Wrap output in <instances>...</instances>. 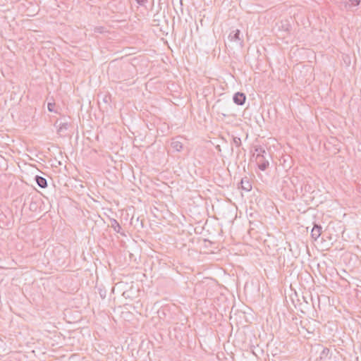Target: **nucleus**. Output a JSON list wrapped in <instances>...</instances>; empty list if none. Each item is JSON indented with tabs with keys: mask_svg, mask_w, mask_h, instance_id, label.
Segmentation results:
<instances>
[{
	"mask_svg": "<svg viewBox=\"0 0 361 361\" xmlns=\"http://www.w3.org/2000/svg\"><path fill=\"white\" fill-rule=\"evenodd\" d=\"M240 31L239 30H233L228 35V38L231 41L239 42V44L242 43V40L240 37Z\"/></svg>",
	"mask_w": 361,
	"mask_h": 361,
	"instance_id": "423d86ee",
	"label": "nucleus"
},
{
	"mask_svg": "<svg viewBox=\"0 0 361 361\" xmlns=\"http://www.w3.org/2000/svg\"><path fill=\"white\" fill-rule=\"evenodd\" d=\"M233 100L237 105H243L246 101V96L243 92H236L233 97Z\"/></svg>",
	"mask_w": 361,
	"mask_h": 361,
	"instance_id": "7ed1b4c3",
	"label": "nucleus"
},
{
	"mask_svg": "<svg viewBox=\"0 0 361 361\" xmlns=\"http://www.w3.org/2000/svg\"><path fill=\"white\" fill-rule=\"evenodd\" d=\"M96 31H98L99 32H102V30H100V28H96Z\"/></svg>",
	"mask_w": 361,
	"mask_h": 361,
	"instance_id": "f3484780",
	"label": "nucleus"
},
{
	"mask_svg": "<svg viewBox=\"0 0 361 361\" xmlns=\"http://www.w3.org/2000/svg\"><path fill=\"white\" fill-rule=\"evenodd\" d=\"M255 159L258 168L261 171H265L268 168L269 163L268 159L266 158V155L261 156L260 154H257Z\"/></svg>",
	"mask_w": 361,
	"mask_h": 361,
	"instance_id": "f03ea898",
	"label": "nucleus"
},
{
	"mask_svg": "<svg viewBox=\"0 0 361 361\" xmlns=\"http://www.w3.org/2000/svg\"><path fill=\"white\" fill-rule=\"evenodd\" d=\"M171 147L177 152H180L183 148V144L178 138H173L171 143Z\"/></svg>",
	"mask_w": 361,
	"mask_h": 361,
	"instance_id": "0eeeda50",
	"label": "nucleus"
},
{
	"mask_svg": "<svg viewBox=\"0 0 361 361\" xmlns=\"http://www.w3.org/2000/svg\"><path fill=\"white\" fill-rule=\"evenodd\" d=\"M233 142L236 147H240L241 145V140L240 137H233Z\"/></svg>",
	"mask_w": 361,
	"mask_h": 361,
	"instance_id": "ddd939ff",
	"label": "nucleus"
},
{
	"mask_svg": "<svg viewBox=\"0 0 361 361\" xmlns=\"http://www.w3.org/2000/svg\"><path fill=\"white\" fill-rule=\"evenodd\" d=\"M322 226L318 224H314L311 231L312 238L316 240L322 234Z\"/></svg>",
	"mask_w": 361,
	"mask_h": 361,
	"instance_id": "20e7f679",
	"label": "nucleus"
},
{
	"mask_svg": "<svg viewBox=\"0 0 361 361\" xmlns=\"http://www.w3.org/2000/svg\"><path fill=\"white\" fill-rule=\"evenodd\" d=\"M111 226L116 233H121V226L116 219L111 220Z\"/></svg>",
	"mask_w": 361,
	"mask_h": 361,
	"instance_id": "9b49d317",
	"label": "nucleus"
},
{
	"mask_svg": "<svg viewBox=\"0 0 361 361\" xmlns=\"http://www.w3.org/2000/svg\"><path fill=\"white\" fill-rule=\"evenodd\" d=\"M55 126H56L58 128V132L59 133H64L65 131L67 130L68 128V123H62V122H59V121H56L55 124H54Z\"/></svg>",
	"mask_w": 361,
	"mask_h": 361,
	"instance_id": "1a4fd4ad",
	"label": "nucleus"
},
{
	"mask_svg": "<svg viewBox=\"0 0 361 361\" xmlns=\"http://www.w3.org/2000/svg\"><path fill=\"white\" fill-rule=\"evenodd\" d=\"M317 352H318L319 350H321V351L319 353V356L317 358L316 361H322L331 358L330 350L328 348L324 347L319 344L317 345Z\"/></svg>",
	"mask_w": 361,
	"mask_h": 361,
	"instance_id": "f257e3e1",
	"label": "nucleus"
},
{
	"mask_svg": "<svg viewBox=\"0 0 361 361\" xmlns=\"http://www.w3.org/2000/svg\"><path fill=\"white\" fill-rule=\"evenodd\" d=\"M241 187L243 190L246 191H250L252 188V186L249 181L247 180V178H243L240 182Z\"/></svg>",
	"mask_w": 361,
	"mask_h": 361,
	"instance_id": "9d476101",
	"label": "nucleus"
},
{
	"mask_svg": "<svg viewBox=\"0 0 361 361\" xmlns=\"http://www.w3.org/2000/svg\"><path fill=\"white\" fill-rule=\"evenodd\" d=\"M54 106H55V103L49 102L47 104L48 110L50 112L54 111Z\"/></svg>",
	"mask_w": 361,
	"mask_h": 361,
	"instance_id": "2eb2a0df",
	"label": "nucleus"
},
{
	"mask_svg": "<svg viewBox=\"0 0 361 361\" xmlns=\"http://www.w3.org/2000/svg\"><path fill=\"white\" fill-rule=\"evenodd\" d=\"M35 179L38 186L41 188H45L47 187V181L44 177L36 176Z\"/></svg>",
	"mask_w": 361,
	"mask_h": 361,
	"instance_id": "6e6552de",
	"label": "nucleus"
},
{
	"mask_svg": "<svg viewBox=\"0 0 361 361\" xmlns=\"http://www.w3.org/2000/svg\"><path fill=\"white\" fill-rule=\"evenodd\" d=\"M224 116H228V114H222Z\"/></svg>",
	"mask_w": 361,
	"mask_h": 361,
	"instance_id": "a211bd4d",
	"label": "nucleus"
},
{
	"mask_svg": "<svg viewBox=\"0 0 361 361\" xmlns=\"http://www.w3.org/2000/svg\"><path fill=\"white\" fill-rule=\"evenodd\" d=\"M135 1L140 6H145L147 2V0H135Z\"/></svg>",
	"mask_w": 361,
	"mask_h": 361,
	"instance_id": "dca6fc26",
	"label": "nucleus"
},
{
	"mask_svg": "<svg viewBox=\"0 0 361 361\" xmlns=\"http://www.w3.org/2000/svg\"><path fill=\"white\" fill-rule=\"evenodd\" d=\"M351 6H357L360 4V0H349Z\"/></svg>",
	"mask_w": 361,
	"mask_h": 361,
	"instance_id": "4468645a",
	"label": "nucleus"
},
{
	"mask_svg": "<svg viewBox=\"0 0 361 361\" xmlns=\"http://www.w3.org/2000/svg\"><path fill=\"white\" fill-rule=\"evenodd\" d=\"M255 151L257 152V154H260L261 156L267 154L265 149L261 147H256Z\"/></svg>",
	"mask_w": 361,
	"mask_h": 361,
	"instance_id": "f8f14e48",
	"label": "nucleus"
},
{
	"mask_svg": "<svg viewBox=\"0 0 361 361\" xmlns=\"http://www.w3.org/2000/svg\"><path fill=\"white\" fill-rule=\"evenodd\" d=\"M97 97L99 101L102 99L106 104L111 102V97L109 92H99Z\"/></svg>",
	"mask_w": 361,
	"mask_h": 361,
	"instance_id": "39448f33",
	"label": "nucleus"
}]
</instances>
